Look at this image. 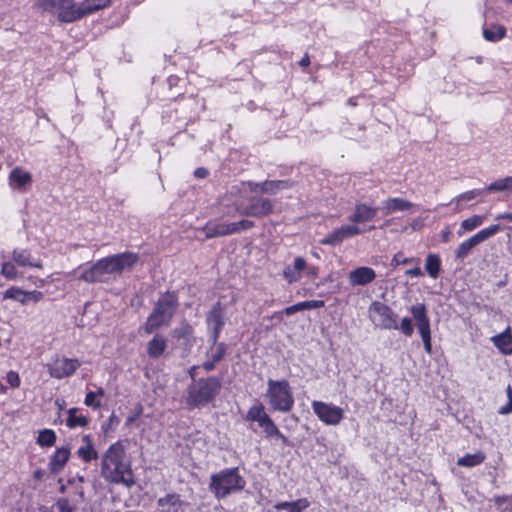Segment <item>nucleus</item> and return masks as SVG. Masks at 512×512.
<instances>
[{
	"label": "nucleus",
	"mask_w": 512,
	"mask_h": 512,
	"mask_svg": "<svg viewBox=\"0 0 512 512\" xmlns=\"http://www.w3.org/2000/svg\"><path fill=\"white\" fill-rule=\"evenodd\" d=\"M273 212L274 203L270 198L252 196L248 199L247 205L234 202L226 206L225 217L233 218L236 215H240L243 217L242 219L230 223L209 220L201 230L205 232L206 239L238 234L255 227V222L249 219V217L262 219L268 217Z\"/></svg>",
	"instance_id": "nucleus-1"
},
{
	"label": "nucleus",
	"mask_w": 512,
	"mask_h": 512,
	"mask_svg": "<svg viewBox=\"0 0 512 512\" xmlns=\"http://www.w3.org/2000/svg\"><path fill=\"white\" fill-rule=\"evenodd\" d=\"M100 472L110 484L123 485L128 489L136 484L132 461L122 440L112 443L102 454Z\"/></svg>",
	"instance_id": "nucleus-2"
},
{
	"label": "nucleus",
	"mask_w": 512,
	"mask_h": 512,
	"mask_svg": "<svg viewBox=\"0 0 512 512\" xmlns=\"http://www.w3.org/2000/svg\"><path fill=\"white\" fill-rule=\"evenodd\" d=\"M139 261V255L131 251L103 257L89 267L79 266V280L87 283L105 282L111 274H121L125 269L132 268Z\"/></svg>",
	"instance_id": "nucleus-3"
},
{
	"label": "nucleus",
	"mask_w": 512,
	"mask_h": 512,
	"mask_svg": "<svg viewBox=\"0 0 512 512\" xmlns=\"http://www.w3.org/2000/svg\"><path fill=\"white\" fill-rule=\"evenodd\" d=\"M178 307L177 291L167 290L161 293L143 325L144 332L152 334L162 327L169 326Z\"/></svg>",
	"instance_id": "nucleus-4"
},
{
	"label": "nucleus",
	"mask_w": 512,
	"mask_h": 512,
	"mask_svg": "<svg viewBox=\"0 0 512 512\" xmlns=\"http://www.w3.org/2000/svg\"><path fill=\"white\" fill-rule=\"evenodd\" d=\"M221 388V379L216 376L204 377L194 381L186 390V407L195 409L206 406L215 400Z\"/></svg>",
	"instance_id": "nucleus-5"
},
{
	"label": "nucleus",
	"mask_w": 512,
	"mask_h": 512,
	"mask_svg": "<svg viewBox=\"0 0 512 512\" xmlns=\"http://www.w3.org/2000/svg\"><path fill=\"white\" fill-rule=\"evenodd\" d=\"M89 2H81L77 6L75 2H39L38 7L43 10H57V18L60 22L71 23L90 15L98 10L109 6L110 2H99L95 5H89Z\"/></svg>",
	"instance_id": "nucleus-6"
},
{
	"label": "nucleus",
	"mask_w": 512,
	"mask_h": 512,
	"mask_svg": "<svg viewBox=\"0 0 512 512\" xmlns=\"http://www.w3.org/2000/svg\"><path fill=\"white\" fill-rule=\"evenodd\" d=\"M246 481L239 473L237 467L225 468L214 473L210 477L209 489L215 498L223 499L230 494L242 491L245 488Z\"/></svg>",
	"instance_id": "nucleus-7"
},
{
	"label": "nucleus",
	"mask_w": 512,
	"mask_h": 512,
	"mask_svg": "<svg viewBox=\"0 0 512 512\" xmlns=\"http://www.w3.org/2000/svg\"><path fill=\"white\" fill-rule=\"evenodd\" d=\"M265 398L273 412L289 413L295 405L293 389L286 379H268Z\"/></svg>",
	"instance_id": "nucleus-8"
},
{
	"label": "nucleus",
	"mask_w": 512,
	"mask_h": 512,
	"mask_svg": "<svg viewBox=\"0 0 512 512\" xmlns=\"http://www.w3.org/2000/svg\"><path fill=\"white\" fill-rule=\"evenodd\" d=\"M245 421L257 423L267 439L280 440L283 446H290V441L278 428L274 420L266 412L262 402H256L247 411Z\"/></svg>",
	"instance_id": "nucleus-9"
},
{
	"label": "nucleus",
	"mask_w": 512,
	"mask_h": 512,
	"mask_svg": "<svg viewBox=\"0 0 512 512\" xmlns=\"http://www.w3.org/2000/svg\"><path fill=\"white\" fill-rule=\"evenodd\" d=\"M369 311L379 317L380 326L383 329L399 330L403 335L410 337L414 332L413 321L409 317H404L398 323V315L387 304L374 301L369 307Z\"/></svg>",
	"instance_id": "nucleus-10"
},
{
	"label": "nucleus",
	"mask_w": 512,
	"mask_h": 512,
	"mask_svg": "<svg viewBox=\"0 0 512 512\" xmlns=\"http://www.w3.org/2000/svg\"><path fill=\"white\" fill-rule=\"evenodd\" d=\"M409 312L412 314L415 320V324L423 342L425 352L429 355L432 354L431 325L426 305L424 303L412 305L409 308Z\"/></svg>",
	"instance_id": "nucleus-11"
},
{
	"label": "nucleus",
	"mask_w": 512,
	"mask_h": 512,
	"mask_svg": "<svg viewBox=\"0 0 512 512\" xmlns=\"http://www.w3.org/2000/svg\"><path fill=\"white\" fill-rule=\"evenodd\" d=\"M311 407L313 413L325 425L337 426L344 419V410L333 403L314 400Z\"/></svg>",
	"instance_id": "nucleus-12"
},
{
	"label": "nucleus",
	"mask_w": 512,
	"mask_h": 512,
	"mask_svg": "<svg viewBox=\"0 0 512 512\" xmlns=\"http://www.w3.org/2000/svg\"><path fill=\"white\" fill-rule=\"evenodd\" d=\"M80 366L81 362L77 358H67L58 355L46 365L49 375L59 380L71 377Z\"/></svg>",
	"instance_id": "nucleus-13"
},
{
	"label": "nucleus",
	"mask_w": 512,
	"mask_h": 512,
	"mask_svg": "<svg viewBox=\"0 0 512 512\" xmlns=\"http://www.w3.org/2000/svg\"><path fill=\"white\" fill-rule=\"evenodd\" d=\"M500 230L501 227L495 224L478 231L476 234L458 245L455 250V257L457 259H464L475 246L496 235Z\"/></svg>",
	"instance_id": "nucleus-14"
},
{
	"label": "nucleus",
	"mask_w": 512,
	"mask_h": 512,
	"mask_svg": "<svg viewBox=\"0 0 512 512\" xmlns=\"http://www.w3.org/2000/svg\"><path fill=\"white\" fill-rule=\"evenodd\" d=\"M362 232L363 231L357 225H341L333 229L324 238L320 239L319 244L335 247L342 244L347 239L360 235Z\"/></svg>",
	"instance_id": "nucleus-15"
},
{
	"label": "nucleus",
	"mask_w": 512,
	"mask_h": 512,
	"mask_svg": "<svg viewBox=\"0 0 512 512\" xmlns=\"http://www.w3.org/2000/svg\"><path fill=\"white\" fill-rule=\"evenodd\" d=\"M44 298V294L39 290L25 291L18 286H11L3 293V300H14L22 305L29 302L38 303Z\"/></svg>",
	"instance_id": "nucleus-16"
},
{
	"label": "nucleus",
	"mask_w": 512,
	"mask_h": 512,
	"mask_svg": "<svg viewBox=\"0 0 512 512\" xmlns=\"http://www.w3.org/2000/svg\"><path fill=\"white\" fill-rule=\"evenodd\" d=\"M325 306V302L323 300H306L302 302H298L296 304H293L291 306L286 307L282 311H276L273 313V315L270 317L271 319H277V321L280 323L283 321V315H293L297 312L303 311V310H309V309H318Z\"/></svg>",
	"instance_id": "nucleus-17"
},
{
	"label": "nucleus",
	"mask_w": 512,
	"mask_h": 512,
	"mask_svg": "<svg viewBox=\"0 0 512 512\" xmlns=\"http://www.w3.org/2000/svg\"><path fill=\"white\" fill-rule=\"evenodd\" d=\"M378 212L377 207H373L366 203H357L354 207L353 213L348 217L352 225L366 223L373 220Z\"/></svg>",
	"instance_id": "nucleus-18"
},
{
	"label": "nucleus",
	"mask_w": 512,
	"mask_h": 512,
	"mask_svg": "<svg viewBox=\"0 0 512 512\" xmlns=\"http://www.w3.org/2000/svg\"><path fill=\"white\" fill-rule=\"evenodd\" d=\"M307 268L306 260L297 256L294 258L293 264L287 265L283 270V278L288 284L298 282L302 278V273Z\"/></svg>",
	"instance_id": "nucleus-19"
},
{
	"label": "nucleus",
	"mask_w": 512,
	"mask_h": 512,
	"mask_svg": "<svg viewBox=\"0 0 512 512\" xmlns=\"http://www.w3.org/2000/svg\"><path fill=\"white\" fill-rule=\"evenodd\" d=\"M376 278V273L374 269L361 266L356 269H353L349 273V283L352 286H364L371 282H373Z\"/></svg>",
	"instance_id": "nucleus-20"
},
{
	"label": "nucleus",
	"mask_w": 512,
	"mask_h": 512,
	"mask_svg": "<svg viewBox=\"0 0 512 512\" xmlns=\"http://www.w3.org/2000/svg\"><path fill=\"white\" fill-rule=\"evenodd\" d=\"M70 458V449L68 447L57 448L54 453L50 456L48 463L49 471L52 474L60 473Z\"/></svg>",
	"instance_id": "nucleus-21"
},
{
	"label": "nucleus",
	"mask_w": 512,
	"mask_h": 512,
	"mask_svg": "<svg viewBox=\"0 0 512 512\" xmlns=\"http://www.w3.org/2000/svg\"><path fill=\"white\" fill-rule=\"evenodd\" d=\"M184 502L177 493H168L157 500V506L160 512H184Z\"/></svg>",
	"instance_id": "nucleus-22"
},
{
	"label": "nucleus",
	"mask_w": 512,
	"mask_h": 512,
	"mask_svg": "<svg viewBox=\"0 0 512 512\" xmlns=\"http://www.w3.org/2000/svg\"><path fill=\"white\" fill-rule=\"evenodd\" d=\"M491 342L503 355H512V331L507 326L504 331L491 337Z\"/></svg>",
	"instance_id": "nucleus-23"
},
{
	"label": "nucleus",
	"mask_w": 512,
	"mask_h": 512,
	"mask_svg": "<svg viewBox=\"0 0 512 512\" xmlns=\"http://www.w3.org/2000/svg\"><path fill=\"white\" fill-rule=\"evenodd\" d=\"M12 259L19 267H34L39 269L43 267L41 260H34L31 251L28 249H14L12 251Z\"/></svg>",
	"instance_id": "nucleus-24"
},
{
	"label": "nucleus",
	"mask_w": 512,
	"mask_h": 512,
	"mask_svg": "<svg viewBox=\"0 0 512 512\" xmlns=\"http://www.w3.org/2000/svg\"><path fill=\"white\" fill-rule=\"evenodd\" d=\"M83 445L77 450V456L84 462L90 463L99 458V454L94 447L91 435H84L82 437Z\"/></svg>",
	"instance_id": "nucleus-25"
},
{
	"label": "nucleus",
	"mask_w": 512,
	"mask_h": 512,
	"mask_svg": "<svg viewBox=\"0 0 512 512\" xmlns=\"http://www.w3.org/2000/svg\"><path fill=\"white\" fill-rule=\"evenodd\" d=\"M167 348L166 338L157 333L147 342L146 352L151 359H159Z\"/></svg>",
	"instance_id": "nucleus-26"
},
{
	"label": "nucleus",
	"mask_w": 512,
	"mask_h": 512,
	"mask_svg": "<svg viewBox=\"0 0 512 512\" xmlns=\"http://www.w3.org/2000/svg\"><path fill=\"white\" fill-rule=\"evenodd\" d=\"M294 186V181L286 180H265L259 185L260 193L275 195L279 191L291 189Z\"/></svg>",
	"instance_id": "nucleus-27"
},
{
	"label": "nucleus",
	"mask_w": 512,
	"mask_h": 512,
	"mask_svg": "<svg viewBox=\"0 0 512 512\" xmlns=\"http://www.w3.org/2000/svg\"><path fill=\"white\" fill-rule=\"evenodd\" d=\"M32 183V175L22 167H15L9 173V185L12 188L21 189Z\"/></svg>",
	"instance_id": "nucleus-28"
},
{
	"label": "nucleus",
	"mask_w": 512,
	"mask_h": 512,
	"mask_svg": "<svg viewBox=\"0 0 512 512\" xmlns=\"http://www.w3.org/2000/svg\"><path fill=\"white\" fill-rule=\"evenodd\" d=\"M414 203L400 197H390L383 201V210L386 214H392L398 211H409L414 207Z\"/></svg>",
	"instance_id": "nucleus-29"
},
{
	"label": "nucleus",
	"mask_w": 512,
	"mask_h": 512,
	"mask_svg": "<svg viewBox=\"0 0 512 512\" xmlns=\"http://www.w3.org/2000/svg\"><path fill=\"white\" fill-rule=\"evenodd\" d=\"M172 336L178 341L184 340L186 345L191 346L194 342V328L187 321H183L172 330Z\"/></svg>",
	"instance_id": "nucleus-30"
},
{
	"label": "nucleus",
	"mask_w": 512,
	"mask_h": 512,
	"mask_svg": "<svg viewBox=\"0 0 512 512\" xmlns=\"http://www.w3.org/2000/svg\"><path fill=\"white\" fill-rule=\"evenodd\" d=\"M224 305L221 302H216L207 314V324L210 327H224Z\"/></svg>",
	"instance_id": "nucleus-31"
},
{
	"label": "nucleus",
	"mask_w": 512,
	"mask_h": 512,
	"mask_svg": "<svg viewBox=\"0 0 512 512\" xmlns=\"http://www.w3.org/2000/svg\"><path fill=\"white\" fill-rule=\"evenodd\" d=\"M310 506L307 498H299L292 502L282 501L274 505L277 511L286 510L287 512H303Z\"/></svg>",
	"instance_id": "nucleus-32"
},
{
	"label": "nucleus",
	"mask_w": 512,
	"mask_h": 512,
	"mask_svg": "<svg viewBox=\"0 0 512 512\" xmlns=\"http://www.w3.org/2000/svg\"><path fill=\"white\" fill-rule=\"evenodd\" d=\"M441 258L438 254L435 253H429L426 257L425 261V270L427 274L433 278L437 279L441 272Z\"/></svg>",
	"instance_id": "nucleus-33"
},
{
	"label": "nucleus",
	"mask_w": 512,
	"mask_h": 512,
	"mask_svg": "<svg viewBox=\"0 0 512 512\" xmlns=\"http://www.w3.org/2000/svg\"><path fill=\"white\" fill-rule=\"evenodd\" d=\"M506 36V28L502 25H487L483 28V37L486 41L497 42Z\"/></svg>",
	"instance_id": "nucleus-34"
},
{
	"label": "nucleus",
	"mask_w": 512,
	"mask_h": 512,
	"mask_svg": "<svg viewBox=\"0 0 512 512\" xmlns=\"http://www.w3.org/2000/svg\"><path fill=\"white\" fill-rule=\"evenodd\" d=\"M486 459V455L482 451H477L473 454H465L464 456L458 458L457 465L460 467H475L482 464Z\"/></svg>",
	"instance_id": "nucleus-35"
},
{
	"label": "nucleus",
	"mask_w": 512,
	"mask_h": 512,
	"mask_svg": "<svg viewBox=\"0 0 512 512\" xmlns=\"http://www.w3.org/2000/svg\"><path fill=\"white\" fill-rule=\"evenodd\" d=\"M78 408L73 407L68 410V417L66 420V425L70 429H75L77 427H86L89 424V419L85 415H77Z\"/></svg>",
	"instance_id": "nucleus-36"
},
{
	"label": "nucleus",
	"mask_w": 512,
	"mask_h": 512,
	"mask_svg": "<svg viewBox=\"0 0 512 512\" xmlns=\"http://www.w3.org/2000/svg\"><path fill=\"white\" fill-rule=\"evenodd\" d=\"M57 436L54 430L45 428L40 430L36 439V443L41 447H52L55 445Z\"/></svg>",
	"instance_id": "nucleus-37"
},
{
	"label": "nucleus",
	"mask_w": 512,
	"mask_h": 512,
	"mask_svg": "<svg viewBox=\"0 0 512 512\" xmlns=\"http://www.w3.org/2000/svg\"><path fill=\"white\" fill-rule=\"evenodd\" d=\"M487 192H502V191H508L512 193V176H507L498 180H495L494 182L490 183L486 187Z\"/></svg>",
	"instance_id": "nucleus-38"
},
{
	"label": "nucleus",
	"mask_w": 512,
	"mask_h": 512,
	"mask_svg": "<svg viewBox=\"0 0 512 512\" xmlns=\"http://www.w3.org/2000/svg\"><path fill=\"white\" fill-rule=\"evenodd\" d=\"M485 217L481 215H473L461 222V229L463 231H472L483 224Z\"/></svg>",
	"instance_id": "nucleus-39"
},
{
	"label": "nucleus",
	"mask_w": 512,
	"mask_h": 512,
	"mask_svg": "<svg viewBox=\"0 0 512 512\" xmlns=\"http://www.w3.org/2000/svg\"><path fill=\"white\" fill-rule=\"evenodd\" d=\"M1 275L8 279V280H14L18 278V271L16 269V265L12 263L11 261H4L1 264Z\"/></svg>",
	"instance_id": "nucleus-40"
},
{
	"label": "nucleus",
	"mask_w": 512,
	"mask_h": 512,
	"mask_svg": "<svg viewBox=\"0 0 512 512\" xmlns=\"http://www.w3.org/2000/svg\"><path fill=\"white\" fill-rule=\"evenodd\" d=\"M211 360L213 362L219 363L226 355V345L223 342L218 343L217 345L211 346Z\"/></svg>",
	"instance_id": "nucleus-41"
},
{
	"label": "nucleus",
	"mask_w": 512,
	"mask_h": 512,
	"mask_svg": "<svg viewBox=\"0 0 512 512\" xmlns=\"http://www.w3.org/2000/svg\"><path fill=\"white\" fill-rule=\"evenodd\" d=\"M485 193H488L486 190V187L484 189H472L469 191H466L456 197L457 201H471L474 200L477 197H480L484 195Z\"/></svg>",
	"instance_id": "nucleus-42"
},
{
	"label": "nucleus",
	"mask_w": 512,
	"mask_h": 512,
	"mask_svg": "<svg viewBox=\"0 0 512 512\" xmlns=\"http://www.w3.org/2000/svg\"><path fill=\"white\" fill-rule=\"evenodd\" d=\"M411 263L419 265L420 259L417 257L407 258V257H404L402 253H398V254L394 255V257L392 259L393 265H405V264H411Z\"/></svg>",
	"instance_id": "nucleus-43"
},
{
	"label": "nucleus",
	"mask_w": 512,
	"mask_h": 512,
	"mask_svg": "<svg viewBox=\"0 0 512 512\" xmlns=\"http://www.w3.org/2000/svg\"><path fill=\"white\" fill-rule=\"evenodd\" d=\"M84 404L87 407L92 408L93 410H99L102 406L101 401L97 399L93 391H89L86 393Z\"/></svg>",
	"instance_id": "nucleus-44"
},
{
	"label": "nucleus",
	"mask_w": 512,
	"mask_h": 512,
	"mask_svg": "<svg viewBox=\"0 0 512 512\" xmlns=\"http://www.w3.org/2000/svg\"><path fill=\"white\" fill-rule=\"evenodd\" d=\"M506 394L508 401L505 405L501 406L498 410V413L501 415H508L512 413V386L509 384L506 387Z\"/></svg>",
	"instance_id": "nucleus-45"
},
{
	"label": "nucleus",
	"mask_w": 512,
	"mask_h": 512,
	"mask_svg": "<svg viewBox=\"0 0 512 512\" xmlns=\"http://www.w3.org/2000/svg\"><path fill=\"white\" fill-rule=\"evenodd\" d=\"M143 406L142 404L138 403L133 411L131 412V414L127 417L126 421H125V425L126 426H129L131 425L132 423H134L138 418H140V416L143 414Z\"/></svg>",
	"instance_id": "nucleus-46"
},
{
	"label": "nucleus",
	"mask_w": 512,
	"mask_h": 512,
	"mask_svg": "<svg viewBox=\"0 0 512 512\" xmlns=\"http://www.w3.org/2000/svg\"><path fill=\"white\" fill-rule=\"evenodd\" d=\"M6 381L12 388H18L21 384V379L16 371H9L6 375Z\"/></svg>",
	"instance_id": "nucleus-47"
},
{
	"label": "nucleus",
	"mask_w": 512,
	"mask_h": 512,
	"mask_svg": "<svg viewBox=\"0 0 512 512\" xmlns=\"http://www.w3.org/2000/svg\"><path fill=\"white\" fill-rule=\"evenodd\" d=\"M58 512H73V507L67 498H59L56 501Z\"/></svg>",
	"instance_id": "nucleus-48"
},
{
	"label": "nucleus",
	"mask_w": 512,
	"mask_h": 512,
	"mask_svg": "<svg viewBox=\"0 0 512 512\" xmlns=\"http://www.w3.org/2000/svg\"><path fill=\"white\" fill-rule=\"evenodd\" d=\"M119 423V419L115 414H111L107 420V422L103 423L101 426L102 431L107 434L110 429H112L113 425H117Z\"/></svg>",
	"instance_id": "nucleus-49"
},
{
	"label": "nucleus",
	"mask_w": 512,
	"mask_h": 512,
	"mask_svg": "<svg viewBox=\"0 0 512 512\" xmlns=\"http://www.w3.org/2000/svg\"><path fill=\"white\" fill-rule=\"evenodd\" d=\"M405 275L409 276V277H412V278L422 277L423 276V272H422V270L420 268V264L419 265L415 264L414 268L406 270L405 271Z\"/></svg>",
	"instance_id": "nucleus-50"
},
{
	"label": "nucleus",
	"mask_w": 512,
	"mask_h": 512,
	"mask_svg": "<svg viewBox=\"0 0 512 512\" xmlns=\"http://www.w3.org/2000/svg\"><path fill=\"white\" fill-rule=\"evenodd\" d=\"M223 330V327H211V333H210V338H211V341H212V345H217L218 344V339L220 337V334Z\"/></svg>",
	"instance_id": "nucleus-51"
},
{
	"label": "nucleus",
	"mask_w": 512,
	"mask_h": 512,
	"mask_svg": "<svg viewBox=\"0 0 512 512\" xmlns=\"http://www.w3.org/2000/svg\"><path fill=\"white\" fill-rule=\"evenodd\" d=\"M303 273H305L311 279H316L319 276V267L307 265V268Z\"/></svg>",
	"instance_id": "nucleus-52"
},
{
	"label": "nucleus",
	"mask_w": 512,
	"mask_h": 512,
	"mask_svg": "<svg viewBox=\"0 0 512 512\" xmlns=\"http://www.w3.org/2000/svg\"><path fill=\"white\" fill-rule=\"evenodd\" d=\"M209 175V172L206 168L204 167H198L195 171H194V176L196 178H199V179H204L206 178L207 176Z\"/></svg>",
	"instance_id": "nucleus-53"
},
{
	"label": "nucleus",
	"mask_w": 512,
	"mask_h": 512,
	"mask_svg": "<svg viewBox=\"0 0 512 512\" xmlns=\"http://www.w3.org/2000/svg\"><path fill=\"white\" fill-rule=\"evenodd\" d=\"M217 363L213 362L211 359L203 362L202 367L206 372L213 371L216 367Z\"/></svg>",
	"instance_id": "nucleus-54"
},
{
	"label": "nucleus",
	"mask_w": 512,
	"mask_h": 512,
	"mask_svg": "<svg viewBox=\"0 0 512 512\" xmlns=\"http://www.w3.org/2000/svg\"><path fill=\"white\" fill-rule=\"evenodd\" d=\"M509 500V497L506 496V495H501V496H495L493 498V502L498 505V506H501L503 505L504 503H506L507 501Z\"/></svg>",
	"instance_id": "nucleus-55"
},
{
	"label": "nucleus",
	"mask_w": 512,
	"mask_h": 512,
	"mask_svg": "<svg viewBox=\"0 0 512 512\" xmlns=\"http://www.w3.org/2000/svg\"><path fill=\"white\" fill-rule=\"evenodd\" d=\"M495 219L496 220L512 221V213L504 212V213L498 214Z\"/></svg>",
	"instance_id": "nucleus-56"
},
{
	"label": "nucleus",
	"mask_w": 512,
	"mask_h": 512,
	"mask_svg": "<svg viewBox=\"0 0 512 512\" xmlns=\"http://www.w3.org/2000/svg\"><path fill=\"white\" fill-rule=\"evenodd\" d=\"M310 63H311L310 57H309V55L307 53L299 61V65L301 67H308L310 65Z\"/></svg>",
	"instance_id": "nucleus-57"
},
{
	"label": "nucleus",
	"mask_w": 512,
	"mask_h": 512,
	"mask_svg": "<svg viewBox=\"0 0 512 512\" xmlns=\"http://www.w3.org/2000/svg\"><path fill=\"white\" fill-rule=\"evenodd\" d=\"M261 184V182H248V186L250 188L251 191H254V192H260V187L259 185Z\"/></svg>",
	"instance_id": "nucleus-58"
},
{
	"label": "nucleus",
	"mask_w": 512,
	"mask_h": 512,
	"mask_svg": "<svg viewBox=\"0 0 512 512\" xmlns=\"http://www.w3.org/2000/svg\"><path fill=\"white\" fill-rule=\"evenodd\" d=\"M198 366L197 365H193L191 366L189 369H188V375L192 378L193 381H195V376H196V370H197Z\"/></svg>",
	"instance_id": "nucleus-59"
},
{
	"label": "nucleus",
	"mask_w": 512,
	"mask_h": 512,
	"mask_svg": "<svg viewBox=\"0 0 512 512\" xmlns=\"http://www.w3.org/2000/svg\"><path fill=\"white\" fill-rule=\"evenodd\" d=\"M96 397H104L105 390L102 387H98L96 391H93Z\"/></svg>",
	"instance_id": "nucleus-60"
},
{
	"label": "nucleus",
	"mask_w": 512,
	"mask_h": 512,
	"mask_svg": "<svg viewBox=\"0 0 512 512\" xmlns=\"http://www.w3.org/2000/svg\"><path fill=\"white\" fill-rule=\"evenodd\" d=\"M450 231L446 229L445 231H442L441 238L443 242H447L449 240Z\"/></svg>",
	"instance_id": "nucleus-61"
},
{
	"label": "nucleus",
	"mask_w": 512,
	"mask_h": 512,
	"mask_svg": "<svg viewBox=\"0 0 512 512\" xmlns=\"http://www.w3.org/2000/svg\"><path fill=\"white\" fill-rule=\"evenodd\" d=\"M348 104L350 106H356L357 105V101H356V98L355 97H351L348 99Z\"/></svg>",
	"instance_id": "nucleus-62"
},
{
	"label": "nucleus",
	"mask_w": 512,
	"mask_h": 512,
	"mask_svg": "<svg viewBox=\"0 0 512 512\" xmlns=\"http://www.w3.org/2000/svg\"><path fill=\"white\" fill-rule=\"evenodd\" d=\"M42 477V472L40 470H37L34 472V478L40 479Z\"/></svg>",
	"instance_id": "nucleus-63"
},
{
	"label": "nucleus",
	"mask_w": 512,
	"mask_h": 512,
	"mask_svg": "<svg viewBox=\"0 0 512 512\" xmlns=\"http://www.w3.org/2000/svg\"><path fill=\"white\" fill-rule=\"evenodd\" d=\"M176 80H178V78L176 76H170L168 78L170 85L174 84Z\"/></svg>",
	"instance_id": "nucleus-64"
}]
</instances>
